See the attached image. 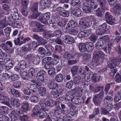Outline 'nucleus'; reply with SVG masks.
I'll return each instance as SVG.
<instances>
[{"label": "nucleus", "mask_w": 121, "mask_h": 121, "mask_svg": "<svg viewBox=\"0 0 121 121\" xmlns=\"http://www.w3.org/2000/svg\"><path fill=\"white\" fill-rule=\"evenodd\" d=\"M47 74V72L45 71L41 70L39 72L37 75V78L39 81L44 82V76Z\"/></svg>", "instance_id": "4"}, {"label": "nucleus", "mask_w": 121, "mask_h": 121, "mask_svg": "<svg viewBox=\"0 0 121 121\" xmlns=\"http://www.w3.org/2000/svg\"><path fill=\"white\" fill-rule=\"evenodd\" d=\"M11 101L12 105L13 107H18L20 105L18 100L16 98L12 99Z\"/></svg>", "instance_id": "27"}, {"label": "nucleus", "mask_w": 121, "mask_h": 121, "mask_svg": "<svg viewBox=\"0 0 121 121\" xmlns=\"http://www.w3.org/2000/svg\"><path fill=\"white\" fill-rule=\"evenodd\" d=\"M79 50L81 52H84L86 51V43H80L79 45Z\"/></svg>", "instance_id": "26"}, {"label": "nucleus", "mask_w": 121, "mask_h": 121, "mask_svg": "<svg viewBox=\"0 0 121 121\" xmlns=\"http://www.w3.org/2000/svg\"><path fill=\"white\" fill-rule=\"evenodd\" d=\"M77 10L76 16L79 17L83 15V13L80 9L78 8H77Z\"/></svg>", "instance_id": "63"}, {"label": "nucleus", "mask_w": 121, "mask_h": 121, "mask_svg": "<svg viewBox=\"0 0 121 121\" xmlns=\"http://www.w3.org/2000/svg\"><path fill=\"white\" fill-rule=\"evenodd\" d=\"M22 12L23 15L25 16H27L28 13L27 10V7H22Z\"/></svg>", "instance_id": "59"}, {"label": "nucleus", "mask_w": 121, "mask_h": 121, "mask_svg": "<svg viewBox=\"0 0 121 121\" xmlns=\"http://www.w3.org/2000/svg\"><path fill=\"white\" fill-rule=\"evenodd\" d=\"M8 45H9V47L11 48H12L13 47L12 43L10 41H7L5 43H3V44H1V46L2 47V49H3V48H5V46L8 47Z\"/></svg>", "instance_id": "52"}, {"label": "nucleus", "mask_w": 121, "mask_h": 121, "mask_svg": "<svg viewBox=\"0 0 121 121\" xmlns=\"http://www.w3.org/2000/svg\"><path fill=\"white\" fill-rule=\"evenodd\" d=\"M83 10L86 13H88L90 11L89 4L87 2H85L83 4Z\"/></svg>", "instance_id": "13"}, {"label": "nucleus", "mask_w": 121, "mask_h": 121, "mask_svg": "<svg viewBox=\"0 0 121 121\" xmlns=\"http://www.w3.org/2000/svg\"><path fill=\"white\" fill-rule=\"evenodd\" d=\"M78 68V66L75 65L73 66L71 68V72L73 76L77 73Z\"/></svg>", "instance_id": "33"}, {"label": "nucleus", "mask_w": 121, "mask_h": 121, "mask_svg": "<svg viewBox=\"0 0 121 121\" xmlns=\"http://www.w3.org/2000/svg\"><path fill=\"white\" fill-rule=\"evenodd\" d=\"M86 51L88 52L92 51L94 48L93 44L91 42L86 43Z\"/></svg>", "instance_id": "15"}, {"label": "nucleus", "mask_w": 121, "mask_h": 121, "mask_svg": "<svg viewBox=\"0 0 121 121\" xmlns=\"http://www.w3.org/2000/svg\"><path fill=\"white\" fill-rule=\"evenodd\" d=\"M22 7H27V4L29 3V0H21V2Z\"/></svg>", "instance_id": "55"}, {"label": "nucleus", "mask_w": 121, "mask_h": 121, "mask_svg": "<svg viewBox=\"0 0 121 121\" xmlns=\"http://www.w3.org/2000/svg\"><path fill=\"white\" fill-rule=\"evenodd\" d=\"M48 72L49 74L51 77H53L55 75L56 73L55 68L54 67L48 70Z\"/></svg>", "instance_id": "42"}, {"label": "nucleus", "mask_w": 121, "mask_h": 121, "mask_svg": "<svg viewBox=\"0 0 121 121\" xmlns=\"http://www.w3.org/2000/svg\"><path fill=\"white\" fill-rule=\"evenodd\" d=\"M50 0H41L40 2L39 5L42 7L43 9H45L49 7Z\"/></svg>", "instance_id": "8"}, {"label": "nucleus", "mask_w": 121, "mask_h": 121, "mask_svg": "<svg viewBox=\"0 0 121 121\" xmlns=\"http://www.w3.org/2000/svg\"><path fill=\"white\" fill-rule=\"evenodd\" d=\"M82 100L81 98L74 97L72 100V102L74 104H79L82 102Z\"/></svg>", "instance_id": "25"}, {"label": "nucleus", "mask_w": 121, "mask_h": 121, "mask_svg": "<svg viewBox=\"0 0 121 121\" xmlns=\"http://www.w3.org/2000/svg\"><path fill=\"white\" fill-rule=\"evenodd\" d=\"M20 75L22 78L24 80H26L28 79V73L24 71L20 73Z\"/></svg>", "instance_id": "43"}, {"label": "nucleus", "mask_w": 121, "mask_h": 121, "mask_svg": "<svg viewBox=\"0 0 121 121\" xmlns=\"http://www.w3.org/2000/svg\"><path fill=\"white\" fill-rule=\"evenodd\" d=\"M32 62L34 65H38L40 62V57L39 56L35 55Z\"/></svg>", "instance_id": "23"}, {"label": "nucleus", "mask_w": 121, "mask_h": 121, "mask_svg": "<svg viewBox=\"0 0 121 121\" xmlns=\"http://www.w3.org/2000/svg\"><path fill=\"white\" fill-rule=\"evenodd\" d=\"M95 53L96 55L103 59H104V58L105 55L101 51L98 50L95 51Z\"/></svg>", "instance_id": "36"}, {"label": "nucleus", "mask_w": 121, "mask_h": 121, "mask_svg": "<svg viewBox=\"0 0 121 121\" xmlns=\"http://www.w3.org/2000/svg\"><path fill=\"white\" fill-rule=\"evenodd\" d=\"M46 105L48 106L53 107L54 105L57 104V103L56 102H55L51 99H49L45 103Z\"/></svg>", "instance_id": "37"}, {"label": "nucleus", "mask_w": 121, "mask_h": 121, "mask_svg": "<svg viewBox=\"0 0 121 121\" xmlns=\"http://www.w3.org/2000/svg\"><path fill=\"white\" fill-rule=\"evenodd\" d=\"M104 97V94L103 91H101L99 93L94 96V98L97 99L102 100Z\"/></svg>", "instance_id": "34"}, {"label": "nucleus", "mask_w": 121, "mask_h": 121, "mask_svg": "<svg viewBox=\"0 0 121 121\" xmlns=\"http://www.w3.org/2000/svg\"><path fill=\"white\" fill-rule=\"evenodd\" d=\"M81 79V78L79 76H76L73 78V82L75 84H78L80 82Z\"/></svg>", "instance_id": "61"}, {"label": "nucleus", "mask_w": 121, "mask_h": 121, "mask_svg": "<svg viewBox=\"0 0 121 121\" xmlns=\"http://www.w3.org/2000/svg\"><path fill=\"white\" fill-rule=\"evenodd\" d=\"M58 86V84L57 83H54L53 82H50L47 84L48 88L49 90L56 89Z\"/></svg>", "instance_id": "9"}, {"label": "nucleus", "mask_w": 121, "mask_h": 121, "mask_svg": "<svg viewBox=\"0 0 121 121\" xmlns=\"http://www.w3.org/2000/svg\"><path fill=\"white\" fill-rule=\"evenodd\" d=\"M120 75L119 73H117L116 75V81L117 82H121V71L120 72Z\"/></svg>", "instance_id": "64"}, {"label": "nucleus", "mask_w": 121, "mask_h": 121, "mask_svg": "<svg viewBox=\"0 0 121 121\" xmlns=\"http://www.w3.org/2000/svg\"><path fill=\"white\" fill-rule=\"evenodd\" d=\"M102 38L103 40L99 41L96 44L95 47L97 49H101L104 43L105 42V41L108 40V35H105L102 37Z\"/></svg>", "instance_id": "3"}, {"label": "nucleus", "mask_w": 121, "mask_h": 121, "mask_svg": "<svg viewBox=\"0 0 121 121\" xmlns=\"http://www.w3.org/2000/svg\"><path fill=\"white\" fill-rule=\"evenodd\" d=\"M38 91L41 96L44 95L46 94V89L43 87H39L38 89Z\"/></svg>", "instance_id": "29"}, {"label": "nucleus", "mask_w": 121, "mask_h": 121, "mask_svg": "<svg viewBox=\"0 0 121 121\" xmlns=\"http://www.w3.org/2000/svg\"><path fill=\"white\" fill-rule=\"evenodd\" d=\"M78 55L77 53L73 55H71L68 52H66L64 53L63 57L65 59L69 60L70 59L75 58Z\"/></svg>", "instance_id": "7"}, {"label": "nucleus", "mask_w": 121, "mask_h": 121, "mask_svg": "<svg viewBox=\"0 0 121 121\" xmlns=\"http://www.w3.org/2000/svg\"><path fill=\"white\" fill-rule=\"evenodd\" d=\"M14 12H12L11 13V14L12 15V18L14 20H18L19 18V17L18 14L17 12H16L15 11Z\"/></svg>", "instance_id": "56"}, {"label": "nucleus", "mask_w": 121, "mask_h": 121, "mask_svg": "<svg viewBox=\"0 0 121 121\" xmlns=\"http://www.w3.org/2000/svg\"><path fill=\"white\" fill-rule=\"evenodd\" d=\"M55 112L59 114H60L62 113V109L60 107V105L58 104V106L56 107Z\"/></svg>", "instance_id": "62"}, {"label": "nucleus", "mask_w": 121, "mask_h": 121, "mask_svg": "<svg viewBox=\"0 0 121 121\" xmlns=\"http://www.w3.org/2000/svg\"><path fill=\"white\" fill-rule=\"evenodd\" d=\"M36 85L34 84H31L29 86V89L33 92L35 91V90L37 88Z\"/></svg>", "instance_id": "57"}, {"label": "nucleus", "mask_w": 121, "mask_h": 121, "mask_svg": "<svg viewBox=\"0 0 121 121\" xmlns=\"http://www.w3.org/2000/svg\"><path fill=\"white\" fill-rule=\"evenodd\" d=\"M68 32L69 34L73 35H76L78 33V31L74 29H71Z\"/></svg>", "instance_id": "54"}, {"label": "nucleus", "mask_w": 121, "mask_h": 121, "mask_svg": "<svg viewBox=\"0 0 121 121\" xmlns=\"http://www.w3.org/2000/svg\"><path fill=\"white\" fill-rule=\"evenodd\" d=\"M21 32H20L18 35V37L17 39V41L16 39L14 40L13 41L15 44L16 45H19V43H20V40H23L24 38V36L23 35H21Z\"/></svg>", "instance_id": "19"}, {"label": "nucleus", "mask_w": 121, "mask_h": 121, "mask_svg": "<svg viewBox=\"0 0 121 121\" xmlns=\"http://www.w3.org/2000/svg\"><path fill=\"white\" fill-rule=\"evenodd\" d=\"M28 76L30 78H32L34 75H35V69L34 68H30L29 70L28 71Z\"/></svg>", "instance_id": "41"}, {"label": "nucleus", "mask_w": 121, "mask_h": 121, "mask_svg": "<svg viewBox=\"0 0 121 121\" xmlns=\"http://www.w3.org/2000/svg\"><path fill=\"white\" fill-rule=\"evenodd\" d=\"M32 49V47L30 43H27L22 48V51L23 52H27Z\"/></svg>", "instance_id": "16"}, {"label": "nucleus", "mask_w": 121, "mask_h": 121, "mask_svg": "<svg viewBox=\"0 0 121 121\" xmlns=\"http://www.w3.org/2000/svg\"><path fill=\"white\" fill-rule=\"evenodd\" d=\"M93 76L94 77H93L92 79L93 81H95L96 82L101 80L102 79L101 77L99 76L98 75V73L96 74L95 73H94Z\"/></svg>", "instance_id": "45"}, {"label": "nucleus", "mask_w": 121, "mask_h": 121, "mask_svg": "<svg viewBox=\"0 0 121 121\" xmlns=\"http://www.w3.org/2000/svg\"><path fill=\"white\" fill-rule=\"evenodd\" d=\"M51 31H48L46 32L44 36L45 38L48 39L51 37L53 36V35L51 33Z\"/></svg>", "instance_id": "60"}, {"label": "nucleus", "mask_w": 121, "mask_h": 121, "mask_svg": "<svg viewBox=\"0 0 121 121\" xmlns=\"http://www.w3.org/2000/svg\"><path fill=\"white\" fill-rule=\"evenodd\" d=\"M33 13L31 15H29L28 17L30 19H36L40 15V13H38V11L33 12Z\"/></svg>", "instance_id": "24"}, {"label": "nucleus", "mask_w": 121, "mask_h": 121, "mask_svg": "<svg viewBox=\"0 0 121 121\" xmlns=\"http://www.w3.org/2000/svg\"><path fill=\"white\" fill-rule=\"evenodd\" d=\"M73 97L71 95V93L66 94L65 96V100L66 101H71L72 102V100L73 99Z\"/></svg>", "instance_id": "58"}, {"label": "nucleus", "mask_w": 121, "mask_h": 121, "mask_svg": "<svg viewBox=\"0 0 121 121\" xmlns=\"http://www.w3.org/2000/svg\"><path fill=\"white\" fill-rule=\"evenodd\" d=\"M4 31L6 36L8 37H9L11 31V28L10 27H7L4 29Z\"/></svg>", "instance_id": "46"}, {"label": "nucleus", "mask_w": 121, "mask_h": 121, "mask_svg": "<svg viewBox=\"0 0 121 121\" xmlns=\"http://www.w3.org/2000/svg\"><path fill=\"white\" fill-rule=\"evenodd\" d=\"M38 43L39 45H45L47 43V41L43 38L40 37V38L38 41Z\"/></svg>", "instance_id": "48"}, {"label": "nucleus", "mask_w": 121, "mask_h": 121, "mask_svg": "<svg viewBox=\"0 0 121 121\" xmlns=\"http://www.w3.org/2000/svg\"><path fill=\"white\" fill-rule=\"evenodd\" d=\"M0 110L4 114H6L9 112V109L5 106H2L0 107Z\"/></svg>", "instance_id": "39"}, {"label": "nucleus", "mask_w": 121, "mask_h": 121, "mask_svg": "<svg viewBox=\"0 0 121 121\" xmlns=\"http://www.w3.org/2000/svg\"><path fill=\"white\" fill-rule=\"evenodd\" d=\"M35 55H34L30 54H29L25 55L24 56L25 59L26 60L28 61H31L33 60L34 58Z\"/></svg>", "instance_id": "28"}, {"label": "nucleus", "mask_w": 121, "mask_h": 121, "mask_svg": "<svg viewBox=\"0 0 121 121\" xmlns=\"http://www.w3.org/2000/svg\"><path fill=\"white\" fill-rule=\"evenodd\" d=\"M64 41L66 43L69 44L74 43L75 42L73 37L67 35L65 36Z\"/></svg>", "instance_id": "6"}, {"label": "nucleus", "mask_w": 121, "mask_h": 121, "mask_svg": "<svg viewBox=\"0 0 121 121\" xmlns=\"http://www.w3.org/2000/svg\"><path fill=\"white\" fill-rule=\"evenodd\" d=\"M95 29H96V34L98 35H102L108 33L110 32L109 30H103L98 27H97V28Z\"/></svg>", "instance_id": "10"}, {"label": "nucleus", "mask_w": 121, "mask_h": 121, "mask_svg": "<svg viewBox=\"0 0 121 121\" xmlns=\"http://www.w3.org/2000/svg\"><path fill=\"white\" fill-rule=\"evenodd\" d=\"M67 20L66 19H64L62 21H59L57 23V24L59 26L63 27L67 23Z\"/></svg>", "instance_id": "50"}, {"label": "nucleus", "mask_w": 121, "mask_h": 121, "mask_svg": "<svg viewBox=\"0 0 121 121\" xmlns=\"http://www.w3.org/2000/svg\"><path fill=\"white\" fill-rule=\"evenodd\" d=\"M30 25L32 27H37V29L35 30V31L36 32H43L45 31V30L43 28L45 26L40 24L36 21H31L30 23Z\"/></svg>", "instance_id": "1"}, {"label": "nucleus", "mask_w": 121, "mask_h": 121, "mask_svg": "<svg viewBox=\"0 0 121 121\" xmlns=\"http://www.w3.org/2000/svg\"><path fill=\"white\" fill-rule=\"evenodd\" d=\"M105 16L106 21L108 24L111 25H113L114 24L115 18L113 17L109 12H106Z\"/></svg>", "instance_id": "2"}, {"label": "nucleus", "mask_w": 121, "mask_h": 121, "mask_svg": "<svg viewBox=\"0 0 121 121\" xmlns=\"http://www.w3.org/2000/svg\"><path fill=\"white\" fill-rule=\"evenodd\" d=\"M38 3L35 2L33 3L30 7V9L32 12L38 11Z\"/></svg>", "instance_id": "30"}, {"label": "nucleus", "mask_w": 121, "mask_h": 121, "mask_svg": "<svg viewBox=\"0 0 121 121\" xmlns=\"http://www.w3.org/2000/svg\"><path fill=\"white\" fill-rule=\"evenodd\" d=\"M21 108L23 110L24 112H26L28 110L29 104L28 102L26 101H24L21 104Z\"/></svg>", "instance_id": "20"}, {"label": "nucleus", "mask_w": 121, "mask_h": 121, "mask_svg": "<svg viewBox=\"0 0 121 121\" xmlns=\"http://www.w3.org/2000/svg\"><path fill=\"white\" fill-rule=\"evenodd\" d=\"M77 22L73 20H71L67 24L66 29L68 31L72 29V28L74 27L77 26Z\"/></svg>", "instance_id": "12"}, {"label": "nucleus", "mask_w": 121, "mask_h": 121, "mask_svg": "<svg viewBox=\"0 0 121 121\" xmlns=\"http://www.w3.org/2000/svg\"><path fill=\"white\" fill-rule=\"evenodd\" d=\"M3 100H4L2 102V104H5L8 107L12 108V107L10 106L9 103L10 99L8 97L4 96L3 99Z\"/></svg>", "instance_id": "22"}, {"label": "nucleus", "mask_w": 121, "mask_h": 121, "mask_svg": "<svg viewBox=\"0 0 121 121\" xmlns=\"http://www.w3.org/2000/svg\"><path fill=\"white\" fill-rule=\"evenodd\" d=\"M111 61L118 66L121 61V57L120 56L114 57L111 59Z\"/></svg>", "instance_id": "17"}, {"label": "nucleus", "mask_w": 121, "mask_h": 121, "mask_svg": "<svg viewBox=\"0 0 121 121\" xmlns=\"http://www.w3.org/2000/svg\"><path fill=\"white\" fill-rule=\"evenodd\" d=\"M100 60L99 57L98 56H95L93 58V62H91L90 65L92 66V67H95L96 66L100 64L99 61ZM92 67H91V68Z\"/></svg>", "instance_id": "11"}, {"label": "nucleus", "mask_w": 121, "mask_h": 121, "mask_svg": "<svg viewBox=\"0 0 121 121\" xmlns=\"http://www.w3.org/2000/svg\"><path fill=\"white\" fill-rule=\"evenodd\" d=\"M114 13L115 16H117L121 14V5H116L114 9Z\"/></svg>", "instance_id": "14"}, {"label": "nucleus", "mask_w": 121, "mask_h": 121, "mask_svg": "<svg viewBox=\"0 0 121 121\" xmlns=\"http://www.w3.org/2000/svg\"><path fill=\"white\" fill-rule=\"evenodd\" d=\"M98 37L94 34H92L90 36L89 39L93 43L95 42V41L98 39Z\"/></svg>", "instance_id": "51"}, {"label": "nucleus", "mask_w": 121, "mask_h": 121, "mask_svg": "<svg viewBox=\"0 0 121 121\" xmlns=\"http://www.w3.org/2000/svg\"><path fill=\"white\" fill-rule=\"evenodd\" d=\"M18 65L20 68L22 69H25L26 67V64L25 61L23 60H22L19 61Z\"/></svg>", "instance_id": "38"}, {"label": "nucleus", "mask_w": 121, "mask_h": 121, "mask_svg": "<svg viewBox=\"0 0 121 121\" xmlns=\"http://www.w3.org/2000/svg\"><path fill=\"white\" fill-rule=\"evenodd\" d=\"M81 20L82 26L83 28H86L90 26V22H87L86 19H84Z\"/></svg>", "instance_id": "44"}, {"label": "nucleus", "mask_w": 121, "mask_h": 121, "mask_svg": "<svg viewBox=\"0 0 121 121\" xmlns=\"http://www.w3.org/2000/svg\"><path fill=\"white\" fill-rule=\"evenodd\" d=\"M19 76L16 74H13L10 76V82L16 81L18 79Z\"/></svg>", "instance_id": "49"}, {"label": "nucleus", "mask_w": 121, "mask_h": 121, "mask_svg": "<svg viewBox=\"0 0 121 121\" xmlns=\"http://www.w3.org/2000/svg\"><path fill=\"white\" fill-rule=\"evenodd\" d=\"M55 79L57 82L60 83L62 82L64 79L63 76L61 74H58L56 76Z\"/></svg>", "instance_id": "21"}, {"label": "nucleus", "mask_w": 121, "mask_h": 121, "mask_svg": "<svg viewBox=\"0 0 121 121\" xmlns=\"http://www.w3.org/2000/svg\"><path fill=\"white\" fill-rule=\"evenodd\" d=\"M113 100V98L111 96H107L104 98V101L105 104H107L110 103V102L112 101Z\"/></svg>", "instance_id": "31"}, {"label": "nucleus", "mask_w": 121, "mask_h": 121, "mask_svg": "<svg viewBox=\"0 0 121 121\" xmlns=\"http://www.w3.org/2000/svg\"><path fill=\"white\" fill-rule=\"evenodd\" d=\"M98 3L100 7L103 11H104L105 10V5L104 4L105 1L104 0H97Z\"/></svg>", "instance_id": "32"}, {"label": "nucleus", "mask_w": 121, "mask_h": 121, "mask_svg": "<svg viewBox=\"0 0 121 121\" xmlns=\"http://www.w3.org/2000/svg\"><path fill=\"white\" fill-rule=\"evenodd\" d=\"M22 110H16L14 111H13L11 112V115H19L22 114Z\"/></svg>", "instance_id": "47"}, {"label": "nucleus", "mask_w": 121, "mask_h": 121, "mask_svg": "<svg viewBox=\"0 0 121 121\" xmlns=\"http://www.w3.org/2000/svg\"><path fill=\"white\" fill-rule=\"evenodd\" d=\"M38 51L39 53L41 55H49L51 54L50 52H47L46 50L42 47L39 48L38 49Z\"/></svg>", "instance_id": "18"}, {"label": "nucleus", "mask_w": 121, "mask_h": 121, "mask_svg": "<svg viewBox=\"0 0 121 121\" xmlns=\"http://www.w3.org/2000/svg\"><path fill=\"white\" fill-rule=\"evenodd\" d=\"M45 18L43 15H42L39 16L38 18V20L43 23L45 24H47L48 23Z\"/></svg>", "instance_id": "35"}, {"label": "nucleus", "mask_w": 121, "mask_h": 121, "mask_svg": "<svg viewBox=\"0 0 121 121\" xmlns=\"http://www.w3.org/2000/svg\"><path fill=\"white\" fill-rule=\"evenodd\" d=\"M5 14L3 10L0 9V24L2 25V28L6 27V24L5 23L4 21L5 18L3 19ZM0 28H1V27Z\"/></svg>", "instance_id": "5"}, {"label": "nucleus", "mask_w": 121, "mask_h": 121, "mask_svg": "<svg viewBox=\"0 0 121 121\" xmlns=\"http://www.w3.org/2000/svg\"><path fill=\"white\" fill-rule=\"evenodd\" d=\"M121 99V92H118L115 95L114 98V101L115 102H117Z\"/></svg>", "instance_id": "40"}, {"label": "nucleus", "mask_w": 121, "mask_h": 121, "mask_svg": "<svg viewBox=\"0 0 121 121\" xmlns=\"http://www.w3.org/2000/svg\"><path fill=\"white\" fill-rule=\"evenodd\" d=\"M3 49L7 53L12 54L14 52V50L13 49H10L8 47L6 46H5V48H3Z\"/></svg>", "instance_id": "53"}]
</instances>
